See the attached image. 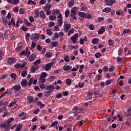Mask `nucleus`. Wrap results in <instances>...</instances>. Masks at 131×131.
I'll use <instances>...</instances> for the list:
<instances>
[{"label":"nucleus","instance_id":"obj_2","mask_svg":"<svg viewBox=\"0 0 131 131\" xmlns=\"http://www.w3.org/2000/svg\"><path fill=\"white\" fill-rule=\"evenodd\" d=\"M71 28V24H68L66 22L64 23L63 25V29L66 32H68L69 29Z\"/></svg>","mask_w":131,"mask_h":131},{"label":"nucleus","instance_id":"obj_47","mask_svg":"<svg viewBox=\"0 0 131 131\" xmlns=\"http://www.w3.org/2000/svg\"><path fill=\"white\" fill-rule=\"evenodd\" d=\"M39 88L40 89H41L42 90H46V85L45 84H42L41 83V84H39Z\"/></svg>","mask_w":131,"mask_h":131},{"label":"nucleus","instance_id":"obj_32","mask_svg":"<svg viewBox=\"0 0 131 131\" xmlns=\"http://www.w3.org/2000/svg\"><path fill=\"white\" fill-rule=\"evenodd\" d=\"M40 63H41V60H40V59H38L34 62V65L38 66V65H39Z\"/></svg>","mask_w":131,"mask_h":131},{"label":"nucleus","instance_id":"obj_40","mask_svg":"<svg viewBox=\"0 0 131 131\" xmlns=\"http://www.w3.org/2000/svg\"><path fill=\"white\" fill-rule=\"evenodd\" d=\"M52 56V54L51 52H48L45 54V57L46 58H51Z\"/></svg>","mask_w":131,"mask_h":131},{"label":"nucleus","instance_id":"obj_9","mask_svg":"<svg viewBox=\"0 0 131 131\" xmlns=\"http://www.w3.org/2000/svg\"><path fill=\"white\" fill-rule=\"evenodd\" d=\"M36 59V55L32 54L29 58V61H30V62H33V61H34V60H35Z\"/></svg>","mask_w":131,"mask_h":131},{"label":"nucleus","instance_id":"obj_31","mask_svg":"<svg viewBox=\"0 0 131 131\" xmlns=\"http://www.w3.org/2000/svg\"><path fill=\"white\" fill-rule=\"evenodd\" d=\"M74 0L70 1L68 3L69 8H71V7H73V6L74 5Z\"/></svg>","mask_w":131,"mask_h":131},{"label":"nucleus","instance_id":"obj_17","mask_svg":"<svg viewBox=\"0 0 131 131\" xmlns=\"http://www.w3.org/2000/svg\"><path fill=\"white\" fill-rule=\"evenodd\" d=\"M93 95H94V94L92 93V92H89L86 99L87 100H92V99H93Z\"/></svg>","mask_w":131,"mask_h":131},{"label":"nucleus","instance_id":"obj_64","mask_svg":"<svg viewBox=\"0 0 131 131\" xmlns=\"http://www.w3.org/2000/svg\"><path fill=\"white\" fill-rule=\"evenodd\" d=\"M56 98L57 99H60V98H62V94L61 93H58L56 94Z\"/></svg>","mask_w":131,"mask_h":131},{"label":"nucleus","instance_id":"obj_41","mask_svg":"<svg viewBox=\"0 0 131 131\" xmlns=\"http://www.w3.org/2000/svg\"><path fill=\"white\" fill-rule=\"evenodd\" d=\"M66 83L68 85H71V83H72V82L71 81V80H70V79H67L66 81Z\"/></svg>","mask_w":131,"mask_h":131},{"label":"nucleus","instance_id":"obj_22","mask_svg":"<svg viewBox=\"0 0 131 131\" xmlns=\"http://www.w3.org/2000/svg\"><path fill=\"white\" fill-rule=\"evenodd\" d=\"M22 49V45H21V43H18L17 44V46L16 48L15 49V51L17 52H19V51H21V49Z\"/></svg>","mask_w":131,"mask_h":131},{"label":"nucleus","instance_id":"obj_51","mask_svg":"<svg viewBox=\"0 0 131 131\" xmlns=\"http://www.w3.org/2000/svg\"><path fill=\"white\" fill-rule=\"evenodd\" d=\"M69 14H70V12L69 11V10H66L65 16L66 17V18H68V17H69Z\"/></svg>","mask_w":131,"mask_h":131},{"label":"nucleus","instance_id":"obj_10","mask_svg":"<svg viewBox=\"0 0 131 131\" xmlns=\"http://www.w3.org/2000/svg\"><path fill=\"white\" fill-rule=\"evenodd\" d=\"M116 0H110V1H107L106 2V4L107 6H112L113 4H116Z\"/></svg>","mask_w":131,"mask_h":131},{"label":"nucleus","instance_id":"obj_36","mask_svg":"<svg viewBox=\"0 0 131 131\" xmlns=\"http://www.w3.org/2000/svg\"><path fill=\"white\" fill-rule=\"evenodd\" d=\"M60 10H54L52 11V14L53 15H58V14H60Z\"/></svg>","mask_w":131,"mask_h":131},{"label":"nucleus","instance_id":"obj_1","mask_svg":"<svg viewBox=\"0 0 131 131\" xmlns=\"http://www.w3.org/2000/svg\"><path fill=\"white\" fill-rule=\"evenodd\" d=\"M39 35H40L39 33L33 34L31 35V39L33 40V42L38 41L39 39Z\"/></svg>","mask_w":131,"mask_h":131},{"label":"nucleus","instance_id":"obj_44","mask_svg":"<svg viewBox=\"0 0 131 131\" xmlns=\"http://www.w3.org/2000/svg\"><path fill=\"white\" fill-rule=\"evenodd\" d=\"M108 66H105L103 68H102V71H103V72L104 73H106L107 71H108Z\"/></svg>","mask_w":131,"mask_h":131},{"label":"nucleus","instance_id":"obj_39","mask_svg":"<svg viewBox=\"0 0 131 131\" xmlns=\"http://www.w3.org/2000/svg\"><path fill=\"white\" fill-rule=\"evenodd\" d=\"M33 78H31L29 82L28 83V86H31V85L32 84V82H33Z\"/></svg>","mask_w":131,"mask_h":131},{"label":"nucleus","instance_id":"obj_28","mask_svg":"<svg viewBox=\"0 0 131 131\" xmlns=\"http://www.w3.org/2000/svg\"><path fill=\"white\" fill-rule=\"evenodd\" d=\"M49 19L50 20H51V21H55L57 19V16L56 15H50L49 16Z\"/></svg>","mask_w":131,"mask_h":131},{"label":"nucleus","instance_id":"obj_56","mask_svg":"<svg viewBox=\"0 0 131 131\" xmlns=\"http://www.w3.org/2000/svg\"><path fill=\"white\" fill-rule=\"evenodd\" d=\"M21 29L24 31L25 32H26V31H28V28L26 27L25 26H23L21 27Z\"/></svg>","mask_w":131,"mask_h":131},{"label":"nucleus","instance_id":"obj_62","mask_svg":"<svg viewBox=\"0 0 131 131\" xmlns=\"http://www.w3.org/2000/svg\"><path fill=\"white\" fill-rule=\"evenodd\" d=\"M95 57L97 59H99V58H100L101 57V53L98 52V53H96L95 54Z\"/></svg>","mask_w":131,"mask_h":131},{"label":"nucleus","instance_id":"obj_11","mask_svg":"<svg viewBox=\"0 0 131 131\" xmlns=\"http://www.w3.org/2000/svg\"><path fill=\"white\" fill-rule=\"evenodd\" d=\"M105 30H106L105 27H101L100 29L98 31V34H103V33L105 32Z\"/></svg>","mask_w":131,"mask_h":131},{"label":"nucleus","instance_id":"obj_8","mask_svg":"<svg viewBox=\"0 0 131 131\" xmlns=\"http://www.w3.org/2000/svg\"><path fill=\"white\" fill-rule=\"evenodd\" d=\"M51 45H52L50 47L51 49H54V47L55 48L59 47V43L57 41H52Z\"/></svg>","mask_w":131,"mask_h":131},{"label":"nucleus","instance_id":"obj_58","mask_svg":"<svg viewBox=\"0 0 131 131\" xmlns=\"http://www.w3.org/2000/svg\"><path fill=\"white\" fill-rule=\"evenodd\" d=\"M25 13V11H24V9L23 8H20L19 9V14L20 15H23Z\"/></svg>","mask_w":131,"mask_h":131},{"label":"nucleus","instance_id":"obj_59","mask_svg":"<svg viewBox=\"0 0 131 131\" xmlns=\"http://www.w3.org/2000/svg\"><path fill=\"white\" fill-rule=\"evenodd\" d=\"M123 52V49H122V48H120L119 49L118 52V54L120 56V55L122 54V53Z\"/></svg>","mask_w":131,"mask_h":131},{"label":"nucleus","instance_id":"obj_57","mask_svg":"<svg viewBox=\"0 0 131 131\" xmlns=\"http://www.w3.org/2000/svg\"><path fill=\"white\" fill-rule=\"evenodd\" d=\"M57 124H58V121H55L51 124V127H54V126L57 125Z\"/></svg>","mask_w":131,"mask_h":131},{"label":"nucleus","instance_id":"obj_55","mask_svg":"<svg viewBox=\"0 0 131 131\" xmlns=\"http://www.w3.org/2000/svg\"><path fill=\"white\" fill-rule=\"evenodd\" d=\"M64 60L65 62H69L70 60H69V56L66 55L64 57Z\"/></svg>","mask_w":131,"mask_h":131},{"label":"nucleus","instance_id":"obj_46","mask_svg":"<svg viewBox=\"0 0 131 131\" xmlns=\"http://www.w3.org/2000/svg\"><path fill=\"white\" fill-rule=\"evenodd\" d=\"M13 62H15V58H10L8 60V63L9 64H13Z\"/></svg>","mask_w":131,"mask_h":131},{"label":"nucleus","instance_id":"obj_14","mask_svg":"<svg viewBox=\"0 0 131 131\" xmlns=\"http://www.w3.org/2000/svg\"><path fill=\"white\" fill-rule=\"evenodd\" d=\"M112 9L110 7H106L102 10L103 13H110Z\"/></svg>","mask_w":131,"mask_h":131},{"label":"nucleus","instance_id":"obj_34","mask_svg":"<svg viewBox=\"0 0 131 131\" xmlns=\"http://www.w3.org/2000/svg\"><path fill=\"white\" fill-rule=\"evenodd\" d=\"M14 120H15V119H14L13 117H11L8 119V120L6 121V122L7 123H8V124H10V123H11V122H12V121H14Z\"/></svg>","mask_w":131,"mask_h":131},{"label":"nucleus","instance_id":"obj_37","mask_svg":"<svg viewBox=\"0 0 131 131\" xmlns=\"http://www.w3.org/2000/svg\"><path fill=\"white\" fill-rule=\"evenodd\" d=\"M35 46H36V43L35 42L32 41V45H31L30 50L32 51L34 48H35Z\"/></svg>","mask_w":131,"mask_h":131},{"label":"nucleus","instance_id":"obj_38","mask_svg":"<svg viewBox=\"0 0 131 131\" xmlns=\"http://www.w3.org/2000/svg\"><path fill=\"white\" fill-rule=\"evenodd\" d=\"M48 74H47V73L46 72H43L41 73L40 77H41V78H46V77H47Z\"/></svg>","mask_w":131,"mask_h":131},{"label":"nucleus","instance_id":"obj_54","mask_svg":"<svg viewBox=\"0 0 131 131\" xmlns=\"http://www.w3.org/2000/svg\"><path fill=\"white\" fill-rule=\"evenodd\" d=\"M39 80L40 81H41V83H43V82H46V79L45 78H41V77H39Z\"/></svg>","mask_w":131,"mask_h":131},{"label":"nucleus","instance_id":"obj_43","mask_svg":"<svg viewBox=\"0 0 131 131\" xmlns=\"http://www.w3.org/2000/svg\"><path fill=\"white\" fill-rule=\"evenodd\" d=\"M74 33V29H71L68 33V36H70L71 34Z\"/></svg>","mask_w":131,"mask_h":131},{"label":"nucleus","instance_id":"obj_48","mask_svg":"<svg viewBox=\"0 0 131 131\" xmlns=\"http://www.w3.org/2000/svg\"><path fill=\"white\" fill-rule=\"evenodd\" d=\"M30 37V34L29 33H27L25 37L26 40H27V41L29 40Z\"/></svg>","mask_w":131,"mask_h":131},{"label":"nucleus","instance_id":"obj_52","mask_svg":"<svg viewBox=\"0 0 131 131\" xmlns=\"http://www.w3.org/2000/svg\"><path fill=\"white\" fill-rule=\"evenodd\" d=\"M11 129V124H8L6 128H5V131H9Z\"/></svg>","mask_w":131,"mask_h":131},{"label":"nucleus","instance_id":"obj_4","mask_svg":"<svg viewBox=\"0 0 131 131\" xmlns=\"http://www.w3.org/2000/svg\"><path fill=\"white\" fill-rule=\"evenodd\" d=\"M54 66V62H51L49 63H47L45 66V70L46 71H49L52 68V66Z\"/></svg>","mask_w":131,"mask_h":131},{"label":"nucleus","instance_id":"obj_63","mask_svg":"<svg viewBox=\"0 0 131 131\" xmlns=\"http://www.w3.org/2000/svg\"><path fill=\"white\" fill-rule=\"evenodd\" d=\"M53 26H55V23L54 21L50 22L49 27H53Z\"/></svg>","mask_w":131,"mask_h":131},{"label":"nucleus","instance_id":"obj_19","mask_svg":"<svg viewBox=\"0 0 131 131\" xmlns=\"http://www.w3.org/2000/svg\"><path fill=\"white\" fill-rule=\"evenodd\" d=\"M114 43H115V41H114L112 39H108V46H110L111 47H114Z\"/></svg>","mask_w":131,"mask_h":131},{"label":"nucleus","instance_id":"obj_30","mask_svg":"<svg viewBox=\"0 0 131 131\" xmlns=\"http://www.w3.org/2000/svg\"><path fill=\"white\" fill-rule=\"evenodd\" d=\"M46 32L47 33L48 35H49L50 36H52V35H53V32H52V31H51V30L47 29L46 30Z\"/></svg>","mask_w":131,"mask_h":131},{"label":"nucleus","instance_id":"obj_24","mask_svg":"<svg viewBox=\"0 0 131 131\" xmlns=\"http://www.w3.org/2000/svg\"><path fill=\"white\" fill-rule=\"evenodd\" d=\"M37 106H40V108L42 109V108H43V107H45V106H46V104H42V102H41V101H38L37 102Z\"/></svg>","mask_w":131,"mask_h":131},{"label":"nucleus","instance_id":"obj_25","mask_svg":"<svg viewBox=\"0 0 131 131\" xmlns=\"http://www.w3.org/2000/svg\"><path fill=\"white\" fill-rule=\"evenodd\" d=\"M27 53H28V48L26 47V52H25V50H24L20 53V55H25V56H27Z\"/></svg>","mask_w":131,"mask_h":131},{"label":"nucleus","instance_id":"obj_18","mask_svg":"<svg viewBox=\"0 0 131 131\" xmlns=\"http://www.w3.org/2000/svg\"><path fill=\"white\" fill-rule=\"evenodd\" d=\"M39 15L40 18L42 19H46V14L43 12V11H41L39 12Z\"/></svg>","mask_w":131,"mask_h":131},{"label":"nucleus","instance_id":"obj_33","mask_svg":"<svg viewBox=\"0 0 131 131\" xmlns=\"http://www.w3.org/2000/svg\"><path fill=\"white\" fill-rule=\"evenodd\" d=\"M22 127H23V126L22 125V124H19L16 127V128L15 130L16 131H21V128H22Z\"/></svg>","mask_w":131,"mask_h":131},{"label":"nucleus","instance_id":"obj_60","mask_svg":"<svg viewBox=\"0 0 131 131\" xmlns=\"http://www.w3.org/2000/svg\"><path fill=\"white\" fill-rule=\"evenodd\" d=\"M11 23H12V25L13 26V27H16V23H15V18H11Z\"/></svg>","mask_w":131,"mask_h":131},{"label":"nucleus","instance_id":"obj_13","mask_svg":"<svg viewBox=\"0 0 131 131\" xmlns=\"http://www.w3.org/2000/svg\"><path fill=\"white\" fill-rule=\"evenodd\" d=\"M49 4V3H47L46 4V6L44 7V11L50 10V9L52 8V5Z\"/></svg>","mask_w":131,"mask_h":131},{"label":"nucleus","instance_id":"obj_35","mask_svg":"<svg viewBox=\"0 0 131 131\" xmlns=\"http://www.w3.org/2000/svg\"><path fill=\"white\" fill-rule=\"evenodd\" d=\"M26 75H27V72L26 71H23L21 72V76L22 77H26Z\"/></svg>","mask_w":131,"mask_h":131},{"label":"nucleus","instance_id":"obj_6","mask_svg":"<svg viewBox=\"0 0 131 131\" xmlns=\"http://www.w3.org/2000/svg\"><path fill=\"white\" fill-rule=\"evenodd\" d=\"M11 90H14V92H19L21 90V85H15L11 88Z\"/></svg>","mask_w":131,"mask_h":131},{"label":"nucleus","instance_id":"obj_61","mask_svg":"<svg viewBox=\"0 0 131 131\" xmlns=\"http://www.w3.org/2000/svg\"><path fill=\"white\" fill-rule=\"evenodd\" d=\"M89 29L90 30H94L95 29V26H94V25L91 24L89 26Z\"/></svg>","mask_w":131,"mask_h":131},{"label":"nucleus","instance_id":"obj_50","mask_svg":"<svg viewBox=\"0 0 131 131\" xmlns=\"http://www.w3.org/2000/svg\"><path fill=\"white\" fill-rule=\"evenodd\" d=\"M0 126L3 128H6V127H7V123L5 122V123H1V124L0 125Z\"/></svg>","mask_w":131,"mask_h":131},{"label":"nucleus","instance_id":"obj_26","mask_svg":"<svg viewBox=\"0 0 131 131\" xmlns=\"http://www.w3.org/2000/svg\"><path fill=\"white\" fill-rule=\"evenodd\" d=\"M71 68H72V66H63V70H64V71H68V70H70Z\"/></svg>","mask_w":131,"mask_h":131},{"label":"nucleus","instance_id":"obj_5","mask_svg":"<svg viewBox=\"0 0 131 131\" xmlns=\"http://www.w3.org/2000/svg\"><path fill=\"white\" fill-rule=\"evenodd\" d=\"M39 68V66H34L30 68V71H31L32 73H34L36 72L37 70H38Z\"/></svg>","mask_w":131,"mask_h":131},{"label":"nucleus","instance_id":"obj_45","mask_svg":"<svg viewBox=\"0 0 131 131\" xmlns=\"http://www.w3.org/2000/svg\"><path fill=\"white\" fill-rule=\"evenodd\" d=\"M84 18H86V19H91V18H92V15H91V14L89 13L85 14Z\"/></svg>","mask_w":131,"mask_h":131},{"label":"nucleus","instance_id":"obj_3","mask_svg":"<svg viewBox=\"0 0 131 131\" xmlns=\"http://www.w3.org/2000/svg\"><path fill=\"white\" fill-rule=\"evenodd\" d=\"M77 38H78V34L76 33L74 35H73L71 39L72 41H73V43H77Z\"/></svg>","mask_w":131,"mask_h":131},{"label":"nucleus","instance_id":"obj_23","mask_svg":"<svg viewBox=\"0 0 131 131\" xmlns=\"http://www.w3.org/2000/svg\"><path fill=\"white\" fill-rule=\"evenodd\" d=\"M82 111H83V108L81 107L80 109V112H74V116H75V117H76V116H78V114H79V113H81Z\"/></svg>","mask_w":131,"mask_h":131},{"label":"nucleus","instance_id":"obj_29","mask_svg":"<svg viewBox=\"0 0 131 131\" xmlns=\"http://www.w3.org/2000/svg\"><path fill=\"white\" fill-rule=\"evenodd\" d=\"M5 55V52L3 50H0V61L3 60V57Z\"/></svg>","mask_w":131,"mask_h":131},{"label":"nucleus","instance_id":"obj_27","mask_svg":"<svg viewBox=\"0 0 131 131\" xmlns=\"http://www.w3.org/2000/svg\"><path fill=\"white\" fill-rule=\"evenodd\" d=\"M10 77H11L13 80H16V79H17V75L15 73H11Z\"/></svg>","mask_w":131,"mask_h":131},{"label":"nucleus","instance_id":"obj_7","mask_svg":"<svg viewBox=\"0 0 131 131\" xmlns=\"http://www.w3.org/2000/svg\"><path fill=\"white\" fill-rule=\"evenodd\" d=\"M28 84V81L26 79H23L20 83L22 88H26V86H27Z\"/></svg>","mask_w":131,"mask_h":131},{"label":"nucleus","instance_id":"obj_53","mask_svg":"<svg viewBox=\"0 0 131 131\" xmlns=\"http://www.w3.org/2000/svg\"><path fill=\"white\" fill-rule=\"evenodd\" d=\"M111 82H112V80H107L105 81V85H109V84H111Z\"/></svg>","mask_w":131,"mask_h":131},{"label":"nucleus","instance_id":"obj_21","mask_svg":"<svg viewBox=\"0 0 131 131\" xmlns=\"http://www.w3.org/2000/svg\"><path fill=\"white\" fill-rule=\"evenodd\" d=\"M2 21L3 25H8V19L5 16H2Z\"/></svg>","mask_w":131,"mask_h":131},{"label":"nucleus","instance_id":"obj_12","mask_svg":"<svg viewBox=\"0 0 131 131\" xmlns=\"http://www.w3.org/2000/svg\"><path fill=\"white\" fill-rule=\"evenodd\" d=\"M27 103L28 104H31V103L33 102L34 99L32 96H28L27 97Z\"/></svg>","mask_w":131,"mask_h":131},{"label":"nucleus","instance_id":"obj_49","mask_svg":"<svg viewBox=\"0 0 131 131\" xmlns=\"http://www.w3.org/2000/svg\"><path fill=\"white\" fill-rule=\"evenodd\" d=\"M79 88L80 89H82V88H83L84 86V83L82 82H79L78 83Z\"/></svg>","mask_w":131,"mask_h":131},{"label":"nucleus","instance_id":"obj_15","mask_svg":"<svg viewBox=\"0 0 131 131\" xmlns=\"http://www.w3.org/2000/svg\"><path fill=\"white\" fill-rule=\"evenodd\" d=\"M48 90L53 91V90H55V87L53 85H49L45 88V91H48Z\"/></svg>","mask_w":131,"mask_h":131},{"label":"nucleus","instance_id":"obj_16","mask_svg":"<svg viewBox=\"0 0 131 131\" xmlns=\"http://www.w3.org/2000/svg\"><path fill=\"white\" fill-rule=\"evenodd\" d=\"M92 43L93 45H98L99 43V39L97 38H94L92 40Z\"/></svg>","mask_w":131,"mask_h":131},{"label":"nucleus","instance_id":"obj_42","mask_svg":"<svg viewBox=\"0 0 131 131\" xmlns=\"http://www.w3.org/2000/svg\"><path fill=\"white\" fill-rule=\"evenodd\" d=\"M78 15L80 17H81V18H85V13L84 12H79Z\"/></svg>","mask_w":131,"mask_h":131},{"label":"nucleus","instance_id":"obj_20","mask_svg":"<svg viewBox=\"0 0 131 131\" xmlns=\"http://www.w3.org/2000/svg\"><path fill=\"white\" fill-rule=\"evenodd\" d=\"M22 23H23V20H22V18H18L16 21V27H19V24H22Z\"/></svg>","mask_w":131,"mask_h":131}]
</instances>
